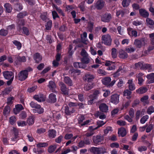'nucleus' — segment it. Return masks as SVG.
Listing matches in <instances>:
<instances>
[{"label":"nucleus","mask_w":154,"mask_h":154,"mask_svg":"<svg viewBox=\"0 0 154 154\" xmlns=\"http://www.w3.org/2000/svg\"><path fill=\"white\" fill-rule=\"evenodd\" d=\"M111 79L109 77L103 78L102 79L103 84L109 87L113 86L116 82V81L115 80H113L111 82Z\"/></svg>","instance_id":"obj_1"},{"label":"nucleus","mask_w":154,"mask_h":154,"mask_svg":"<svg viewBox=\"0 0 154 154\" xmlns=\"http://www.w3.org/2000/svg\"><path fill=\"white\" fill-rule=\"evenodd\" d=\"M32 70V69L29 68L27 70L21 71L18 74L19 79L21 81L25 80L28 77V72Z\"/></svg>","instance_id":"obj_2"},{"label":"nucleus","mask_w":154,"mask_h":154,"mask_svg":"<svg viewBox=\"0 0 154 154\" xmlns=\"http://www.w3.org/2000/svg\"><path fill=\"white\" fill-rule=\"evenodd\" d=\"M102 42L105 45H110L111 44L112 39L110 35L108 34L103 35L102 37Z\"/></svg>","instance_id":"obj_3"},{"label":"nucleus","mask_w":154,"mask_h":154,"mask_svg":"<svg viewBox=\"0 0 154 154\" xmlns=\"http://www.w3.org/2000/svg\"><path fill=\"white\" fill-rule=\"evenodd\" d=\"M136 68H140L141 69H149L150 70L152 69L151 66L150 65L147 64H144L141 62H139L136 63L135 64Z\"/></svg>","instance_id":"obj_4"},{"label":"nucleus","mask_w":154,"mask_h":154,"mask_svg":"<svg viewBox=\"0 0 154 154\" xmlns=\"http://www.w3.org/2000/svg\"><path fill=\"white\" fill-rule=\"evenodd\" d=\"M147 43V40L144 38L139 40H135L134 41V44L138 48H140L144 46Z\"/></svg>","instance_id":"obj_5"},{"label":"nucleus","mask_w":154,"mask_h":154,"mask_svg":"<svg viewBox=\"0 0 154 154\" xmlns=\"http://www.w3.org/2000/svg\"><path fill=\"white\" fill-rule=\"evenodd\" d=\"M119 95L117 94H114L111 96L110 101L114 104H117L119 102Z\"/></svg>","instance_id":"obj_6"},{"label":"nucleus","mask_w":154,"mask_h":154,"mask_svg":"<svg viewBox=\"0 0 154 154\" xmlns=\"http://www.w3.org/2000/svg\"><path fill=\"white\" fill-rule=\"evenodd\" d=\"M106 66H108L106 69L108 70H113L115 69L116 66L114 62L109 60H106L105 63Z\"/></svg>","instance_id":"obj_7"},{"label":"nucleus","mask_w":154,"mask_h":154,"mask_svg":"<svg viewBox=\"0 0 154 154\" xmlns=\"http://www.w3.org/2000/svg\"><path fill=\"white\" fill-rule=\"evenodd\" d=\"M3 74L5 78L6 79H12V80H13L14 79V75L11 71H5L3 72Z\"/></svg>","instance_id":"obj_8"},{"label":"nucleus","mask_w":154,"mask_h":154,"mask_svg":"<svg viewBox=\"0 0 154 154\" xmlns=\"http://www.w3.org/2000/svg\"><path fill=\"white\" fill-rule=\"evenodd\" d=\"M33 98L38 102L44 101L45 99V96L42 94H39L35 95Z\"/></svg>","instance_id":"obj_9"},{"label":"nucleus","mask_w":154,"mask_h":154,"mask_svg":"<svg viewBox=\"0 0 154 154\" xmlns=\"http://www.w3.org/2000/svg\"><path fill=\"white\" fill-rule=\"evenodd\" d=\"M111 18V16L110 14H106L101 16V20L104 22H108L110 20Z\"/></svg>","instance_id":"obj_10"},{"label":"nucleus","mask_w":154,"mask_h":154,"mask_svg":"<svg viewBox=\"0 0 154 154\" xmlns=\"http://www.w3.org/2000/svg\"><path fill=\"white\" fill-rule=\"evenodd\" d=\"M103 149L94 147H91L90 149L91 151L94 154H100L103 153Z\"/></svg>","instance_id":"obj_11"},{"label":"nucleus","mask_w":154,"mask_h":154,"mask_svg":"<svg viewBox=\"0 0 154 154\" xmlns=\"http://www.w3.org/2000/svg\"><path fill=\"white\" fill-rule=\"evenodd\" d=\"M57 131L53 129H50L48 131V136L50 138H53L56 136Z\"/></svg>","instance_id":"obj_12"},{"label":"nucleus","mask_w":154,"mask_h":154,"mask_svg":"<svg viewBox=\"0 0 154 154\" xmlns=\"http://www.w3.org/2000/svg\"><path fill=\"white\" fill-rule=\"evenodd\" d=\"M97 128H95L94 126H90L88 129V132L85 135L87 137H89L93 135L94 134V130L96 129Z\"/></svg>","instance_id":"obj_13"},{"label":"nucleus","mask_w":154,"mask_h":154,"mask_svg":"<svg viewBox=\"0 0 154 154\" xmlns=\"http://www.w3.org/2000/svg\"><path fill=\"white\" fill-rule=\"evenodd\" d=\"M148 79L147 81L149 84L154 82V73H152L148 74L146 76Z\"/></svg>","instance_id":"obj_14"},{"label":"nucleus","mask_w":154,"mask_h":154,"mask_svg":"<svg viewBox=\"0 0 154 154\" xmlns=\"http://www.w3.org/2000/svg\"><path fill=\"white\" fill-rule=\"evenodd\" d=\"M104 5V2L102 0H99L95 4V6L98 9H102Z\"/></svg>","instance_id":"obj_15"},{"label":"nucleus","mask_w":154,"mask_h":154,"mask_svg":"<svg viewBox=\"0 0 154 154\" xmlns=\"http://www.w3.org/2000/svg\"><path fill=\"white\" fill-rule=\"evenodd\" d=\"M119 56L120 58L124 59L127 58L128 57V55L127 53L122 49L119 50Z\"/></svg>","instance_id":"obj_16"},{"label":"nucleus","mask_w":154,"mask_h":154,"mask_svg":"<svg viewBox=\"0 0 154 154\" xmlns=\"http://www.w3.org/2000/svg\"><path fill=\"white\" fill-rule=\"evenodd\" d=\"M94 76L91 74L88 73L86 74L84 77V79L88 82H90L94 78Z\"/></svg>","instance_id":"obj_17"},{"label":"nucleus","mask_w":154,"mask_h":154,"mask_svg":"<svg viewBox=\"0 0 154 154\" xmlns=\"http://www.w3.org/2000/svg\"><path fill=\"white\" fill-rule=\"evenodd\" d=\"M100 110L103 112H107L108 110V106L105 103H102L99 106Z\"/></svg>","instance_id":"obj_18"},{"label":"nucleus","mask_w":154,"mask_h":154,"mask_svg":"<svg viewBox=\"0 0 154 154\" xmlns=\"http://www.w3.org/2000/svg\"><path fill=\"white\" fill-rule=\"evenodd\" d=\"M118 133L119 136L123 137L126 134L127 132L124 128H121L118 129Z\"/></svg>","instance_id":"obj_19"},{"label":"nucleus","mask_w":154,"mask_h":154,"mask_svg":"<svg viewBox=\"0 0 154 154\" xmlns=\"http://www.w3.org/2000/svg\"><path fill=\"white\" fill-rule=\"evenodd\" d=\"M149 97L148 95H145L142 97L140 99V101L143 104L145 105L148 104L149 103V101L148 100Z\"/></svg>","instance_id":"obj_20"},{"label":"nucleus","mask_w":154,"mask_h":154,"mask_svg":"<svg viewBox=\"0 0 154 154\" xmlns=\"http://www.w3.org/2000/svg\"><path fill=\"white\" fill-rule=\"evenodd\" d=\"M15 108L14 109V111L16 114H17L20 111L24 109L23 107L21 104H17L15 106Z\"/></svg>","instance_id":"obj_21"},{"label":"nucleus","mask_w":154,"mask_h":154,"mask_svg":"<svg viewBox=\"0 0 154 154\" xmlns=\"http://www.w3.org/2000/svg\"><path fill=\"white\" fill-rule=\"evenodd\" d=\"M59 85L61 87V90L63 93L65 95L67 94V91L66 86L63 83L61 82H60L59 83Z\"/></svg>","instance_id":"obj_22"},{"label":"nucleus","mask_w":154,"mask_h":154,"mask_svg":"<svg viewBox=\"0 0 154 154\" xmlns=\"http://www.w3.org/2000/svg\"><path fill=\"white\" fill-rule=\"evenodd\" d=\"M127 83L128 84V87L130 90L133 91L135 89V85L132 79L129 80Z\"/></svg>","instance_id":"obj_23"},{"label":"nucleus","mask_w":154,"mask_h":154,"mask_svg":"<svg viewBox=\"0 0 154 154\" xmlns=\"http://www.w3.org/2000/svg\"><path fill=\"white\" fill-rule=\"evenodd\" d=\"M48 87L53 92H55V88L56 86L55 83L52 81H50L48 85Z\"/></svg>","instance_id":"obj_24"},{"label":"nucleus","mask_w":154,"mask_h":154,"mask_svg":"<svg viewBox=\"0 0 154 154\" xmlns=\"http://www.w3.org/2000/svg\"><path fill=\"white\" fill-rule=\"evenodd\" d=\"M139 11L140 14L144 17H146L149 16V13L144 9H140Z\"/></svg>","instance_id":"obj_25"},{"label":"nucleus","mask_w":154,"mask_h":154,"mask_svg":"<svg viewBox=\"0 0 154 154\" xmlns=\"http://www.w3.org/2000/svg\"><path fill=\"white\" fill-rule=\"evenodd\" d=\"M49 100L51 103L55 102L57 100L56 95L53 93L50 94L49 95Z\"/></svg>","instance_id":"obj_26"},{"label":"nucleus","mask_w":154,"mask_h":154,"mask_svg":"<svg viewBox=\"0 0 154 154\" xmlns=\"http://www.w3.org/2000/svg\"><path fill=\"white\" fill-rule=\"evenodd\" d=\"M147 90V88L145 87H141L136 90L137 93L138 94H143L146 92Z\"/></svg>","instance_id":"obj_27"},{"label":"nucleus","mask_w":154,"mask_h":154,"mask_svg":"<svg viewBox=\"0 0 154 154\" xmlns=\"http://www.w3.org/2000/svg\"><path fill=\"white\" fill-rule=\"evenodd\" d=\"M34 59L37 63H38L42 59V57L39 54L36 53L34 55Z\"/></svg>","instance_id":"obj_28"},{"label":"nucleus","mask_w":154,"mask_h":154,"mask_svg":"<svg viewBox=\"0 0 154 154\" xmlns=\"http://www.w3.org/2000/svg\"><path fill=\"white\" fill-rule=\"evenodd\" d=\"M4 7L6 11L8 13H10L12 9L11 5L9 3H6L4 5Z\"/></svg>","instance_id":"obj_29"},{"label":"nucleus","mask_w":154,"mask_h":154,"mask_svg":"<svg viewBox=\"0 0 154 154\" xmlns=\"http://www.w3.org/2000/svg\"><path fill=\"white\" fill-rule=\"evenodd\" d=\"M102 138H100L99 136H94L93 137V141L96 144H99L101 143V140Z\"/></svg>","instance_id":"obj_30"},{"label":"nucleus","mask_w":154,"mask_h":154,"mask_svg":"<svg viewBox=\"0 0 154 154\" xmlns=\"http://www.w3.org/2000/svg\"><path fill=\"white\" fill-rule=\"evenodd\" d=\"M131 92L128 89L125 90L123 92L124 96L126 97L128 99H130L131 98Z\"/></svg>","instance_id":"obj_31"},{"label":"nucleus","mask_w":154,"mask_h":154,"mask_svg":"<svg viewBox=\"0 0 154 154\" xmlns=\"http://www.w3.org/2000/svg\"><path fill=\"white\" fill-rule=\"evenodd\" d=\"M77 137L76 136L73 137L72 134L68 135V145L73 142Z\"/></svg>","instance_id":"obj_32"},{"label":"nucleus","mask_w":154,"mask_h":154,"mask_svg":"<svg viewBox=\"0 0 154 154\" xmlns=\"http://www.w3.org/2000/svg\"><path fill=\"white\" fill-rule=\"evenodd\" d=\"M73 65L75 67L77 68H84L85 67L84 64L81 63L75 62L73 63Z\"/></svg>","instance_id":"obj_33"},{"label":"nucleus","mask_w":154,"mask_h":154,"mask_svg":"<svg viewBox=\"0 0 154 154\" xmlns=\"http://www.w3.org/2000/svg\"><path fill=\"white\" fill-rule=\"evenodd\" d=\"M93 87V84L92 83H88L85 85L84 89L85 90L88 91L92 88Z\"/></svg>","instance_id":"obj_34"},{"label":"nucleus","mask_w":154,"mask_h":154,"mask_svg":"<svg viewBox=\"0 0 154 154\" xmlns=\"http://www.w3.org/2000/svg\"><path fill=\"white\" fill-rule=\"evenodd\" d=\"M36 146L38 148L45 147L48 145L47 143L46 142H40L36 144Z\"/></svg>","instance_id":"obj_35"},{"label":"nucleus","mask_w":154,"mask_h":154,"mask_svg":"<svg viewBox=\"0 0 154 154\" xmlns=\"http://www.w3.org/2000/svg\"><path fill=\"white\" fill-rule=\"evenodd\" d=\"M100 94V92L99 90H95L93 94L90 95V98H94L96 99Z\"/></svg>","instance_id":"obj_36"},{"label":"nucleus","mask_w":154,"mask_h":154,"mask_svg":"<svg viewBox=\"0 0 154 154\" xmlns=\"http://www.w3.org/2000/svg\"><path fill=\"white\" fill-rule=\"evenodd\" d=\"M82 62L85 64H88L90 62V58L88 56L83 57L81 59Z\"/></svg>","instance_id":"obj_37"},{"label":"nucleus","mask_w":154,"mask_h":154,"mask_svg":"<svg viewBox=\"0 0 154 154\" xmlns=\"http://www.w3.org/2000/svg\"><path fill=\"white\" fill-rule=\"evenodd\" d=\"M112 131V127L110 126L107 127L104 131V133L105 134H107L108 133H110Z\"/></svg>","instance_id":"obj_38"},{"label":"nucleus","mask_w":154,"mask_h":154,"mask_svg":"<svg viewBox=\"0 0 154 154\" xmlns=\"http://www.w3.org/2000/svg\"><path fill=\"white\" fill-rule=\"evenodd\" d=\"M13 131L14 132L15 137L14 138H12L11 140L12 141L15 142L16 141L17 138V137L18 132V130L15 128L13 129Z\"/></svg>","instance_id":"obj_39"},{"label":"nucleus","mask_w":154,"mask_h":154,"mask_svg":"<svg viewBox=\"0 0 154 154\" xmlns=\"http://www.w3.org/2000/svg\"><path fill=\"white\" fill-rule=\"evenodd\" d=\"M34 122V118L32 116H30L27 119V123L29 125L33 124Z\"/></svg>","instance_id":"obj_40"},{"label":"nucleus","mask_w":154,"mask_h":154,"mask_svg":"<svg viewBox=\"0 0 154 154\" xmlns=\"http://www.w3.org/2000/svg\"><path fill=\"white\" fill-rule=\"evenodd\" d=\"M111 54L113 58H115L116 57L117 55V50L115 48H113L112 49Z\"/></svg>","instance_id":"obj_41"},{"label":"nucleus","mask_w":154,"mask_h":154,"mask_svg":"<svg viewBox=\"0 0 154 154\" xmlns=\"http://www.w3.org/2000/svg\"><path fill=\"white\" fill-rule=\"evenodd\" d=\"M56 147L57 145H51L49 146L48 149V152L50 153H52L56 149Z\"/></svg>","instance_id":"obj_42"},{"label":"nucleus","mask_w":154,"mask_h":154,"mask_svg":"<svg viewBox=\"0 0 154 154\" xmlns=\"http://www.w3.org/2000/svg\"><path fill=\"white\" fill-rule=\"evenodd\" d=\"M13 43L17 47V48L18 50L20 49L22 45L20 42L15 40L13 41Z\"/></svg>","instance_id":"obj_43"},{"label":"nucleus","mask_w":154,"mask_h":154,"mask_svg":"<svg viewBox=\"0 0 154 154\" xmlns=\"http://www.w3.org/2000/svg\"><path fill=\"white\" fill-rule=\"evenodd\" d=\"M44 109L41 107L40 105V107L39 108H36V109L33 110L34 112H37L39 114H41L44 112Z\"/></svg>","instance_id":"obj_44"},{"label":"nucleus","mask_w":154,"mask_h":154,"mask_svg":"<svg viewBox=\"0 0 154 154\" xmlns=\"http://www.w3.org/2000/svg\"><path fill=\"white\" fill-rule=\"evenodd\" d=\"M149 116L148 115H145L143 116L140 120V122L141 123L143 124L145 123L149 119Z\"/></svg>","instance_id":"obj_45"},{"label":"nucleus","mask_w":154,"mask_h":154,"mask_svg":"<svg viewBox=\"0 0 154 154\" xmlns=\"http://www.w3.org/2000/svg\"><path fill=\"white\" fill-rule=\"evenodd\" d=\"M125 83V82L124 81V79H120L118 82L117 86L118 87L120 88Z\"/></svg>","instance_id":"obj_46"},{"label":"nucleus","mask_w":154,"mask_h":154,"mask_svg":"<svg viewBox=\"0 0 154 154\" xmlns=\"http://www.w3.org/2000/svg\"><path fill=\"white\" fill-rule=\"evenodd\" d=\"M98 73L100 74L101 76H104L107 75V73L104 70L99 69L97 70Z\"/></svg>","instance_id":"obj_47"},{"label":"nucleus","mask_w":154,"mask_h":154,"mask_svg":"<svg viewBox=\"0 0 154 154\" xmlns=\"http://www.w3.org/2000/svg\"><path fill=\"white\" fill-rule=\"evenodd\" d=\"M30 106L32 108L35 109L39 108L40 107V105L37 104L33 102H31L29 104Z\"/></svg>","instance_id":"obj_48"},{"label":"nucleus","mask_w":154,"mask_h":154,"mask_svg":"<svg viewBox=\"0 0 154 154\" xmlns=\"http://www.w3.org/2000/svg\"><path fill=\"white\" fill-rule=\"evenodd\" d=\"M87 33L85 32H84L83 34L81 35V37L82 41L83 42H86L87 41Z\"/></svg>","instance_id":"obj_49"},{"label":"nucleus","mask_w":154,"mask_h":154,"mask_svg":"<svg viewBox=\"0 0 154 154\" xmlns=\"http://www.w3.org/2000/svg\"><path fill=\"white\" fill-rule=\"evenodd\" d=\"M17 59L20 62H24L26 61V58L24 56H22V57L17 56Z\"/></svg>","instance_id":"obj_50"},{"label":"nucleus","mask_w":154,"mask_h":154,"mask_svg":"<svg viewBox=\"0 0 154 154\" xmlns=\"http://www.w3.org/2000/svg\"><path fill=\"white\" fill-rule=\"evenodd\" d=\"M129 13V11H126V12H123L122 11L120 10L117 11L116 15L117 16H119L120 14H121L122 15V16L123 17L124 16L125 13L127 14L128 13Z\"/></svg>","instance_id":"obj_51"},{"label":"nucleus","mask_w":154,"mask_h":154,"mask_svg":"<svg viewBox=\"0 0 154 154\" xmlns=\"http://www.w3.org/2000/svg\"><path fill=\"white\" fill-rule=\"evenodd\" d=\"M147 113L149 115L154 112V108L152 106L149 107L147 110Z\"/></svg>","instance_id":"obj_52"},{"label":"nucleus","mask_w":154,"mask_h":154,"mask_svg":"<svg viewBox=\"0 0 154 154\" xmlns=\"http://www.w3.org/2000/svg\"><path fill=\"white\" fill-rule=\"evenodd\" d=\"M130 2V0H123L122 5L123 7H127L129 5Z\"/></svg>","instance_id":"obj_53"},{"label":"nucleus","mask_w":154,"mask_h":154,"mask_svg":"<svg viewBox=\"0 0 154 154\" xmlns=\"http://www.w3.org/2000/svg\"><path fill=\"white\" fill-rule=\"evenodd\" d=\"M52 22L49 20L47 22V25L45 26L46 29L47 30H50L51 29L52 26Z\"/></svg>","instance_id":"obj_54"},{"label":"nucleus","mask_w":154,"mask_h":154,"mask_svg":"<svg viewBox=\"0 0 154 154\" xmlns=\"http://www.w3.org/2000/svg\"><path fill=\"white\" fill-rule=\"evenodd\" d=\"M146 22L147 24L148 25L152 26L154 24V21L149 18L146 19Z\"/></svg>","instance_id":"obj_55"},{"label":"nucleus","mask_w":154,"mask_h":154,"mask_svg":"<svg viewBox=\"0 0 154 154\" xmlns=\"http://www.w3.org/2000/svg\"><path fill=\"white\" fill-rule=\"evenodd\" d=\"M81 55L83 57L88 56L86 51L83 49H82L81 51Z\"/></svg>","instance_id":"obj_56"},{"label":"nucleus","mask_w":154,"mask_h":154,"mask_svg":"<svg viewBox=\"0 0 154 154\" xmlns=\"http://www.w3.org/2000/svg\"><path fill=\"white\" fill-rule=\"evenodd\" d=\"M16 121L15 117L14 116H12L10 118L9 122L11 125H13Z\"/></svg>","instance_id":"obj_57"},{"label":"nucleus","mask_w":154,"mask_h":154,"mask_svg":"<svg viewBox=\"0 0 154 154\" xmlns=\"http://www.w3.org/2000/svg\"><path fill=\"white\" fill-rule=\"evenodd\" d=\"M80 10L83 11L85 10V2H82L79 5V6Z\"/></svg>","instance_id":"obj_58"},{"label":"nucleus","mask_w":154,"mask_h":154,"mask_svg":"<svg viewBox=\"0 0 154 154\" xmlns=\"http://www.w3.org/2000/svg\"><path fill=\"white\" fill-rule=\"evenodd\" d=\"M135 49L132 47H128L125 49V51L128 53H131L135 51Z\"/></svg>","instance_id":"obj_59"},{"label":"nucleus","mask_w":154,"mask_h":154,"mask_svg":"<svg viewBox=\"0 0 154 154\" xmlns=\"http://www.w3.org/2000/svg\"><path fill=\"white\" fill-rule=\"evenodd\" d=\"M153 125L152 124H150L147 128L146 129V132L147 133L149 132L152 129Z\"/></svg>","instance_id":"obj_60"},{"label":"nucleus","mask_w":154,"mask_h":154,"mask_svg":"<svg viewBox=\"0 0 154 154\" xmlns=\"http://www.w3.org/2000/svg\"><path fill=\"white\" fill-rule=\"evenodd\" d=\"M117 124L120 126H125L126 124V122L123 120H120L117 121Z\"/></svg>","instance_id":"obj_61"},{"label":"nucleus","mask_w":154,"mask_h":154,"mask_svg":"<svg viewBox=\"0 0 154 154\" xmlns=\"http://www.w3.org/2000/svg\"><path fill=\"white\" fill-rule=\"evenodd\" d=\"M132 24L133 25L135 26H139L142 23L141 21H139L137 20H134L132 22Z\"/></svg>","instance_id":"obj_62"},{"label":"nucleus","mask_w":154,"mask_h":154,"mask_svg":"<svg viewBox=\"0 0 154 154\" xmlns=\"http://www.w3.org/2000/svg\"><path fill=\"white\" fill-rule=\"evenodd\" d=\"M10 108L9 106H6L4 110V114L5 115L8 114L10 112Z\"/></svg>","instance_id":"obj_63"},{"label":"nucleus","mask_w":154,"mask_h":154,"mask_svg":"<svg viewBox=\"0 0 154 154\" xmlns=\"http://www.w3.org/2000/svg\"><path fill=\"white\" fill-rule=\"evenodd\" d=\"M46 131V130L43 128H41L37 129V132L38 134H42Z\"/></svg>","instance_id":"obj_64"}]
</instances>
